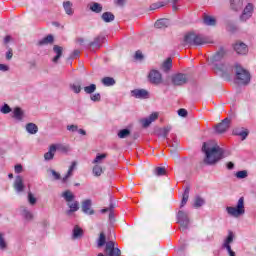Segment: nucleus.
<instances>
[{
    "label": "nucleus",
    "mask_w": 256,
    "mask_h": 256,
    "mask_svg": "<svg viewBox=\"0 0 256 256\" xmlns=\"http://www.w3.org/2000/svg\"><path fill=\"white\" fill-rule=\"evenodd\" d=\"M171 67H173V60L171 58H167L161 65V70L167 73L170 71Z\"/></svg>",
    "instance_id": "393cba45"
},
{
    "label": "nucleus",
    "mask_w": 256,
    "mask_h": 256,
    "mask_svg": "<svg viewBox=\"0 0 256 256\" xmlns=\"http://www.w3.org/2000/svg\"><path fill=\"white\" fill-rule=\"evenodd\" d=\"M148 79L152 85H159L163 81V78L161 77V73L157 70L150 71L148 75Z\"/></svg>",
    "instance_id": "9d476101"
},
{
    "label": "nucleus",
    "mask_w": 256,
    "mask_h": 256,
    "mask_svg": "<svg viewBox=\"0 0 256 256\" xmlns=\"http://www.w3.org/2000/svg\"><path fill=\"white\" fill-rule=\"evenodd\" d=\"M51 173H52L54 179H56L57 181H58L59 179H61V174H59V172H57V171H55V170H51Z\"/></svg>",
    "instance_id": "e2e57ef3"
},
{
    "label": "nucleus",
    "mask_w": 256,
    "mask_h": 256,
    "mask_svg": "<svg viewBox=\"0 0 256 256\" xmlns=\"http://www.w3.org/2000/svg\"><path fill=\"white\" fill-rule=\"evenodd\" d=\"M103 173V168L99 165H95L93 167V174L95 175V177H101Z\"/></svg>",
    "instance_id": "c03bdc74"
},
{
    "label": "nucleus",
    "mask_w": 256,
    "mask_h": 256,
    "mask_svg": "<svg viewBox=\"0 0 256 256\" xmlns=\"http://www.w3.org/2000/svg\"><path fill=\"white\" fill-rule=\"evenodd\" d=\"M91 101L97 102V101H101V94L100 93H96L94 95L90 96Z\"/></svg>",
    "instance_id": "5fc2aeb1"
},
{
    "label": "nucleus",
    "mask_w": 256,
    "mask_h": 256,
    "mask_svg": "<svg viewBox=\"0 0 256 256\" xmlns=\"http://www.w3.org/2000/svg\"><path fill=\"white\" fill-rule=\"evenodd\" d=\"M167 171L165 170L164 167H156L155 169V174L158 176V177H161L163 175H166Z\"/></svg>",
    "instance_id": "49530a36"
},
{
    "label": "nucleus",
    "mask_w": 256,
    "mask_h": 256,
    "mask_svg": "<svg viewBox=\"0 0 256 256\" xmlns=\"http://www.w3.org/2000/svg\"><path fill=\"white\" fill-rule=\"evenodd\" d=\"M209 43H213V41H211V39L208 37L195 34L194 45H207Z\"/></svg>",
    "instance_id": "6ab92c4d"
},
{
    "label": "nucleus",
    "mask_w": 256,
    "mask_h": 256,
    "mask_svg": "<svg viewBox=\"0 0 256 256\" xmlns=\"http://www.w3.org/2000/svg\"><path fill=\"white\" fill-rule=\"evenodd\" d=\"M88 7L90 11H93V13H101L103 11V6L97 2H91L88 4Z\"/></svg>",
    "instance_id": "b1692460"
},
{
    "label": "nucleus",
    "mask_w": 256,
    "mask_h": 256,
    "mask_svg": "<svg viewBox=\"0 0 256 256\" xmlns=\"http://www.w3.org/2000/svg\"><path fill=\"white\" fill-rule=\"evenodd\" d=\"M127 0H114L115 5H118V7H123L125 5Z\"/></svg>",
    "instance_id": "680f3d73"
},
{
    "label": "nucleus",
    "mask_w": 256,
    "mask_h": 256,
    "mask_svg": "<svg viewBox=\"0 0 256 256\" xmlns=\"http://www.w3.org/2000/svg\"><path fill=\"white\" fill-rule=\"evenodd\" d=\"M11 41V36H6L5 38H4V43L7 45V43H9Z\"/></svg>",
    "instance_id": "774afa93"
},
{
    "label": "nucleus",
    "mask_w": 256,
    "mask_h": 256,
    "mask_svg": "<svg viewBox=\"0 0 256 256\" xmlns=\"http://www.w3.org/2000/svg\"><path fill=\"white\" fill-rule=\"evenodd\" d=\"M77 168V161H73L65 177L62 179L63 183H66L67 179L73 175V171Z\"/></svg>",
    "instance_id": "a878e982"
},
{
    "label": "nucleus",
    "mask_w": 256,
    "mask_h": 256,
    "mask_svg": "<svg viewBox=\"0 0 256 256\" xmlns=\"http://www.w3.org/2000/svg\"><path fill=\"white\" fill-rule=\"evenodd\" d=\"M102 19L105 23H111V21H115V15L111 12H104L102 14Z\"/></svg>",
    "instance_id": "473e14b6"
},
{
    "label": "nucleus",
    "mask_w": 256,
    "mask_h": 256,
    "mask_svg": "<svg viewBox=\"0 0 256 256\" xmlns=\"http://www.w3.org/2000/svg\"><path fill=\"white\" fill-rule=\"evenodd\" d=\"M0 249L5 251L7 249V241H5V234L0 233Z\"/></svg>",
    "instance_id": "79ce46f5"
},
{
    "label": "nucleus",
    "mask_w": 256,
    "mask_h": 256,
    "mask_svg": "<svg viewBox=\"0 0 256 256\" xmlns=\"http://www.w3.org/2000/svg\"><path fill=\"white\" fill-rule=\"evenodd\" d=\"M53 51L55 53V56L52 59V61H53V63H59V60L61 59V57H63V47H61L59 45H54Z\"/></svg>",
    "instance_id": "a211bd4d"
},
{
    "label": "nucleus",
    "mask_w": 256,
    "mask_h": 256,
    "mask_svg": "<svg viewBox=\"0 0 256 256\" xmlns=\"http://www.w3.org/2000/svg\"><path fill=\"white\" fill-rule=\"evenodd\" d=\"M53 41H55V38L53 37V35H48L46 37H44L42 40H40L38 42V45L43 46V45H51L53 44Z\"/></svg>",
    "instance_id": "bb28decb"
},
{
    "label": "nucleus",
    "mask_w": 256,
    "mask_h": 256,
    "mask_svg": "<svg viewBox=\"0 0 256 256\" xmlns=\"http://www.w3.org/2000/svg\"><path fill=\"white\" fill-rule=\"evenodd\" d=\"M57 149L60 151H67V147L61 144H58V145L52 144L49 147V151L44 154V159L46 161H51V159L55 157V153L57 152Z\"/></svg>",
    "instance_id": "423d86ee"
},
{
    "label": "nucleus",
    "mask_w": 256,
    "mask_h": 256,
    "mask_svg": "<svg viewBox=\"0 0 256 256\" xmlns=\"http://www.w3.org/2000/svg\"><path fill=\"white\" fill-rule=\"evenodd\" d=\"M134 59L138 60V61H143V53L141 51H136Z\"/></svg>",
    "instance_id": "6e6d98bb"
},
{
    "label": "nucleus",
    "mask_w": 256,
    "mask_h": 256,
    "mask_svg": "<svg viewBox=\"0 0 256 256\" xmlns=\"http://www.w3.org/2000/svg\"><path fill=\"white\" fill-rule=\"evenodd\" d=\"M204 23H205V25L215 26L216 23H217V20H215L214 17L205 16L204 17Z\"/></svg>",
    "instance_id": "58836bf2"
},
{
    "label": "nucleus",
    "mask_w": 256,
    "mask_h": 256,
    "mask_svg": "<svg viewBox=\"0 0 256 256\" xmlns=\"http://www.w3.org/2000/svg\"><path fill=\"white\" fill-rule=\"evenodd\" d=\"M230 7L233 9V11L243 9V0H230Z\"/></svg>",
    "instance_id": "5701e85b"
},
{
    "label": "nucleus",
    "mask_w": 256,
    "mask_h": 256,
    "mask_svg": "<svg viewBox=\"0 0 256 256\" xmlns=\"http://www.w3.org/2000/svg\"><path fill=\"white\" fill-rule=\"evenodd\" d=\"M177 219L180 224V231H187L189 227V214L180 210L178 211Z\"/></svg>",
    "instance_id": "39448f33"
},
{
    "label": "nucleus",
    "mask_w": 256,
    "mask_h": 256,
    "mask_svg": "<svg viewBox=\"0 0 256 256\" xmlns=\"http://www.w3.org/2000/svg\"><path fill=\"white\" fill-rule=\"evenodd\" d=\"M68 207L70 210H68L66 213L67 215H71V213H75V211H79V202L74 201V202H68Z\"/></svg>",
    "instance_id": "c756f323"
},
{
    "label": "nucleus",
    "mask_w": 256,
    "mask_h": 256,
    "mask_svg": "<svg viewBox=\"0 0 256 256\" xmlns=\"http://www.w3.org/2000/svg\"><path fill=\"white\" fill-rule=\"evenodd\" d=\"M15 173H23V166L21 164H17L14 167Z\"/></svg>",
    "instance_id": "13d9d810"
},
{
    "label": "nucleus",
    "mask_w": 256,
    "mask_h": 256,
    "mask_svg": "<svg viewBox=\"0 0 256 256\" xmlns=\"http://www.w3.org/2000/svg\"><path fill=\"white\" fill-rule=\"evenodd\" d=\"M106 158H107V153L98 154L94 159L93 163H101V161H103V159H106Z\"/></svg>",
    "instance_id": "8fccbe9b"
},
{
    "label": "nucleus",
    "mask_w": 256,
    "mask_h": 256,
    "mask_svg": "<svg viewBox=\"0 0 256 256\" xmlns=\"http://www.w3.org/2000/svg\"><path fill=\"white\" fill-rule=\"evenodd\" d=\"M226 211L228 215L231 217H241V215H245V198L240 197L236 207L228 206L226 207Z\"/></svg>",
    "instance_id": "20e7f679"
},
{
    "label": "nucleus",
    "mask_w": 256,
    "mask_h": 256,
    "mask_svg": "<svg viewBox=\"0 0 256 256\" xmlns=\"http://www.w3.org/2000/svg\"><path fill=\"white\" fill-rule=\"evenodd\" d=\"M28 201H29L30 205H35V203H37V198H35V196H33V193L29 192L28 193Z\"/></svg>",
    "instance_id": "603ef678"
},
{
    "label": "nucleus",
    "mask_w": 256,
    "mask_h": 256,
    "mask_svg": "<svg viewBox=\"0 0 256 256\" xmlns=\"http://www.w3.org/2000/svg\"><path fill=\"white\" fill-rule=\"evenodd\" d=\"M23 215H24L25 219H27L28 221H31L33 219V213H31L27 209L23 210Z\"/></svg>",
    "instance_id": "3c124183"
},
{
    "label": "nucleus",
    "mask_w": 256,
    "mask_h": 256,
    "mask_svg": "<svg viewBox=\"0 0 256 256\" xmlns=\"http://www.w3.org/2000/svg\"><path fill=\"white\" fill-rule=\"evenodd\" d=\"M6 59L11 60L13 59V49L9 48L7 53H6Z\"/></svg>",
    "instance_id": "bf43d9fd"
},
{
    "label": "nucleus",
    "mask_w": 256,
    "mask_h": 256,
    "mask_svg": "<svg viewBox=\"0 0 256 256\" xmlns=\"http://www.w3.org/2000/svg\"><path fill=\"white\" fill-rule=\"evenodd\" d=\"M235 81L238 85H249L251 82V74L243 67L235 66Z\"/></svg>",
    "instance_id": "7ed1b4c3"
},
{
    "label": "nucleus",
    "mask_w": 256,
    "mask_h": 256,
    "mask_svg": "<svg viewBox=\"0 0 256 256\" xmlns=\"http://www.w3.org/2000/svg\"><path fill=\"white\" fill-rule=\"evenodd\" d=\"M129 135H131V130H129V129H122L118 132V137L120 139H127V137H129Z\"/></svg>",
    "instance_id": "4c0bfd02"
},
{
    "label": "nucleus",
    "mask_w": 256,
    "mask_h": 256,
    "mask_svg": "<svg viewBox=\"0 0 256 256\" xmlns=\"http://www.w3.org/2000/svg\"><path fill=\"white\" fill-rule=\"evenodd\" d=\"M105 43V36L98 35L94 38L92 42L89 43L88 47L90 51H97L101 49L102 45Z\"/></svg>",
    "instance_id": "0eeeda50"
},
{
    "label": "nucleus",
    "mask_w": 256,
    "mask_h": 256,
    "mask_svg": "<svg viewBox=\"0 0 256 256\" xmlns=\"http://www.w3.org/2000/svg\"><path fill=\"white\" fill-rule=\"evenodd\" d=\"M203 205H205V200L201 197H196L194 207H203Z\"/></svg>",
    "instance_id": "de8ad7c7"
},
{
    "label": "nucleus",
    "mask_w": 256,
    "mask_h": 256,
    "mask_svg": "<svg viewBox=\"0 0 256 256\" xmlns=\"http://www.w3.org/2000/svg\"><path fill=\"white\" fill-rule=\"evenodd\" d=\"M172 83L176 86L185 85L187 83V75L179 73L172 76Z\"/></svg>",
    "instance_id": "ddd939ff"
},
{
    "label": "nucleus",
    "mask_w": 256,
    "mask_h": 256,
    "mask_svg": "<svg viewBox=\"0 0 256 256\" xmlns=\"http://www.w3.org/2000/svg\"><path fill=\"white\" fill-rule=\"evenodd\" d=\"M67 130L75 133V131H79V128L77 127V125H68Z\"/></svg>",
    "instance_id": "052dcab7"
},
{
    "label": "nucleus",
    "mask_w": 256,
    "mask_h": 256,
    "mask_svg": "<svg viewBox=\"0 0 256 256\" xmlns=\"http://www.w3.org/2000/svg\"><path fill=\"white\" fill-rule=\"evenodd\" d=\"M113 209H115V206H113V204H111L110 207L102 209L101 213L109 212V220L115 221V212L113 211Z\"/></svg>",
    "instance_id": "c85d7f7f"
},
{
    "label": "nucleus",
    "mask_w": 256,
    "mask_h": 256,
    "mask_svg": "<svg viewBox=\"0 0 256 256\" xmlns=\"http://www.w3.org/2000/svg\"><path fill=\"white\" fill-rule=\"evenodd\" d=\"M234 167H235V164H233V162L227 163V169L231 170V169H234Z\"/></svg>",
    "instance_id": "338daca9"
},
{
    "label": "nucleus",
    "mask_w": 256,
    "mask_h": 256,
    "mask_svg": "<svg viewBox=\"0 0 256 256\" xmlns=\"http://www.w3.org/2000/svg\"><path fill=\"white\" fill-rule=\"evenodd\" d=\"M157 119H159V113L154 112L148 118L142 119L141 123H142L143 127H149V125H151V123H153V121H157Z\"/></svg>",
    "instance_id": "f3484780"
},
{
    "label": "nucleus",
    "mask_w": 256,
    "mask_h": 256,
    "mask_svg": "<svg viewBox=\"0 0 256 256\" xmlns=\"http://www.w3.org/2000/svg\"><path fill=\"white\" fill-rule=\"evenodd\" d=\"M70 89H72L74 93H81V83L78 82L70 84Z\"/></svg>",
    "instance_id": "a18cd8bd"
},
{
    "label": "nucleus",
    "mask_w": 256,
    "mask_h": 256,
    "mask_svg": "<svg viewBox=\"0 0 256 256\" xmlns=\"http://www.w3.org/2000/svg\"><path fill=\"white\" fill-rule=\"evenodd\" d=\"M26 131L30 133V135H35L39 131V127L34 123H28L26 125Z\"/></svg>",
    "instance_id": "7c9ffc66"
},
{
    "label": "nucleus",
    "mask_w": 256,
    "mask_h": 256,
    "mask_svg": "<svg viewBox=\"0 0 256 256\" xmlns=\"http://www.w3.org/2000/svg\"><path fill=\"white\" fill-rule=\"evenodd\" d=\"M67 15H73V4L69 1L63 3Z\"/></svg>",
    "instance_id": "c9c22d12"
},
{
    "label": "nucleus",
    "mask_w": 256,
    "mask_h": 256,
    "mask_svg": "<svg viewBox=\"0 0 256 256\" xmlns=\"http://www.w3.org/2000/svg\"><path fill=\"white\" fill-rule=\"evenodd\" d=\"M189 191H191V189L189 187H186L182 196L180 207H185V205H187V201H189Z\"/></svg>",
    "instance_id": "2f4dec72"
},
{
    "label": "nucleus",
    "mask_w": 256,
    "mask_h": 256,
    "mask_svg": "<svg viewBox=\"0 0 256 256\" xmlns=\"http://www.w3.org/2000/svg\"><path fill=\"white\" fill-rule=\"evenodd\" d=\"M231 127V119L225 118L215 126L216 133L223 134Z\"/></svg>",
    "instance_id": "6e6552de"
},
{
    "label": "nucleus",
    "mask_w": 256,
    "mask_h": 256,
    "mask_svg": "<svg viewBox=\"0 0 256 256\" xmlns=\"http://www.w3.org/2000/svg\"><path fill=\"white\" fill-rule=\"evenodd\" d=\"M223 57H225V50L221 48L218 52L214 54V56L212 57V61H221Z\"/></svg>",
    "instance_id": "f704fd0d"
},
{
    "label": "nucleus",
    "mask_w": 256,
    "mask_h": 256,
    "mask_svg": "<svg viewBox=\"0 0 256 256\" xmlns=\"http://www.w3.org/2000/svg\"><path fill=\"white\" fill-rule=\"evenodd\" d=\"M171 129L172 127L171 126H164L162 128H158L156 131H155V134L157 135V137H163V139H169L167 138L169 133H171Z\"/></svg>",
    "instance_id": "dca6fc26"
},
{
    "label": "nucleus",
    "mask_w": 256,
    "mask_h": 256,
    "mask_svg": "<svg viewBox=\"0 0 256 256\" xmlns=\"http://www.w3.org/2000/svg\"><path fill=\"white\" fill-rule=\"evenodd\" d=\"M62 197L67 203H71L75 199V194L71 190H66L62 193Z\"/></svg>",
    "instance_id": "cd10ccee"
},
{
    "label": "nucleus",
    "mask_w": 256,
    "mask_h": 256,
    "mask_svg": "<svg viewBox=\"0 0 256 256\" xmlns=\"http://www.w3.org/2000/svg\"><path fill=\"white\" fill-rule=\"evenodd\" d=\"M13 187H14L15 191H17V193H23V191H25V184L23 183L22 176L16 177Z\"/></svg>",
    "instance_id": "2eb2a0df"
},
{
    "label": "nucleus",
    "mask_w": 256,
    "mask_h": 256,
    "mask_svg": "<svg viewBox=\"0 0 256 256\" xmlns=\"http://www.w3.org/2000/svg\"><path fill=\"white\" fill-rule=\"evenodd\" d=\"M1 113H4V115H7V113H11V107H9V105L5 104L1 108Z\"/></svg>",
    "instance_id": "864d4df0"
},
{
    "label": "nucleus",
    "mask_w": 256,
    "mask_h": 256,
    "mask_svg": "<svg viewBox=\"0 0 256 256\" xmlns=\"http://www.w3.org/2000/svg\"><path fill=\"white\" fill-rule=\"evenodd\" d=\"M104 245H106L104 250L106 256H121V250L115 247V242H107L105 232H101L97 241V247L98 249H101V247H103Z\"/></svg>",
    "instance_id": "f03ea898"
},
{
    "label": "nucleus",
    "mask_w": 256,
    "mask_h": 256,
    "mask_svg": "<svg viewBox=\"0 0 256 256\" xmlns=\"http://www.w3.org/2000/svg\"><path fill=\"white\" fill-rule=\"evenodd\" d=\"M234 51H236L238 55H247V53H249V48L247 47V44L237 41L234 44Z\"/></svg>",
    "instance_id": "f8f14e48"
},
{
    "label": "nucleus",
    "mask_w": 256,
    "mask_h": 256,
    "mask_svg": "<svg viewBox=\"0 0 256 256\" xmlns=\"http://www.w3.org/2000/svg\"><path fill=\"white\" fill-rule=\"evenodd\" d=\"M160 7H163V2H159V3H156V4H152L150 6V9H159Z\"/></svg>",
    "instance_id": "0e129e2a"
},
{
    "label": "nucleus",
    "mask_w": 256,
    "mask_h": 256,
    "mask_svg": "<svg viewBox=\"0 0 256 256\" xmlns=\"http://www.w3.org/2000/svg\"><path fill=\"white\" fill-rule=\"evenodd\" d=\"M82 211L86 213V215H93L95 211L91 210V200L87 199L82 202Z\"/></svg>",
    "instance_id": "aec40b11"
},
{
    "label": "nucleus",
    "mask_w": 256,
    "mask_h": 256,
    "mask_svg": "<svg viewBox=\"0 0 256 256\" xmlns=\"http://www.w3.org/2000/svg\"><path fill=\"white\" fill-rule=\"evenodd\" d=\"M247 176H248L247 170L238 171L236 173L237 179H246Z\"/></svg>",
    "instance_id": "09e8293b"
},
{
    "label": "nucleus",
    "mask_w": 256,
    "mask_h": 256,
    "mask_svg": "<svg viewBox=\"0 0 256 256\" xmlns=\"http://www.w3.org/2000/svg\"><path fill=\"white\" fill-rule=\"evenodd\" d=\"M233 134L239 135V137H241L242 140H245L247 139V135H249V131L247 129H244V130L235 129L233 130Z\"/></svg>",
    "instance_id": "72a5a7b5"
},
{
    "label": "nucleus",
    "mask_w": 256,
    "mask_h": 256,
    "mask_svg": "<svg viewBox=\"0 0 256 256\" xmlns=\"http://www.w3.org/2000/svg\"><path fill=\"white\" fill-rule=\"evenodd\" d=\"M169 25H171L169 19L162 18L155 22L154 27H156V29H167Z\"/></svg>",
    "instance_id": "412c9836"
},
{
    "label": "nucleus",
    "mask_w": 256,
    "mask_h": 256,
    "mask_svg": "<svg viewBox=\"0 0 256 256\" xmlns=\"http://www.w3.org/2000/svg\"><path fill=\"white\" fill-rule=\"evenodd\" d=\"M202 151L206 155L204 159L206 165H215L217 161L223 159V148L219 147V145L213 141L204 142Z\"/></svg>",
    "instance_id": "f257e3e1"
},
{
    "label": "nucleus",
    "mask_w": 256,
    "mask_h": 256,
    "mask_svg": "<svg viewBox=\"0 0 256 256\" xmlns=\"http://www.w3.org/2000/svg\"><path fill=\"white\" fill-rule=\"evenodd\" d=\"M0 71H9V66L5 64H0Z\"/></svg>",
    "instance_id": "69168bd1"
},
{
    "label": "nucleus",
    "mask_w": 256,
    "mask_h": 256,
    "mask_svg": "<svg viewBox=\"0 0 256 256\" xmlns=\"http://www.w3.org/2000/svg\"><path fill=\"white\" fill-rule=\"evenodd\" d=\"M178 115H179L180 117H187V110H186L185 108H180V109L178 110Z\"/></svg>",
    "instance_id": "4d7b16f0"
},
{
    "label": "nucleus",
    "mask_w": 256,
    "mask_h": 256,
    "mask_svg": "<svg viewBox=\"0 0 256 256\" xmlns=\"http://www.w3.org/2000/svg\"><path fill=\"white\" fill-rule=\"evenodd\" d=\"M84 91L88 95H91V93H95V91H97V85L91 84L90 86H86L84 87Z\"/></svg>",
    "instance_id": "37998d69"
},
{
    "label": "nucleus",
    "mask_w": 256,
    "mask_h": 256,
    "mask_svg": "<svg viewBox=\"0 0 256 256\" xmlns=\"http://www.w3.org/2000/svg\"><path fill=\"white\" fill-rule=\"evenodd\" d=\"M13 113L15 119H17L18 121H21L23 119V110H21V108H15Z\"/></svg>",
    "instance_id": "a19ab883"
},
{
    "label": "nucleus",
    "mask_w": 256,
    "mask_h": 256,
    "mask_svg": "<svg viewBox=\"0 0 256 256\" xmlns=\"http://www.w3.org/2000/svg\"><path fill=\"white\" fill-rule=\"evenodd\" d=\"M102 83L103 85H105L106 87H111L113 85H115V79L111 78V77H104L102 79Z\"/></svg>",
    "instance_id": "e433bc0d"
},
{
    "label": "nucleus",
    "mask_w": 256,
    "mask_h": 256,
    "mask_svg": "<svg viewBox=\"0 0 256 256\" xmlns=\"http://www.w3.org/2000/svg\"><path fill=\"white\" fill-rule=\"evenodd\" d=\"M234 238H235V234H233V231H229L228 236L225 239L223 244L224 249H227L230 256H235V252L231 249V243H233Z\"/></svg>",
    "instance_id": "1a4fd4ad"
},
{
    "label": "nucleus",
    "mask_w": 256,
    "mask_h": 256,
    "mask_svg": "<svg viewBox=\"0 0 256 256\" xmlns=\"http://www.w3.org/2000/svg\"><path fill=\"white\" fill-rule=\"evenodd\" d=\"M254 11V6L252 3H248L243 10L242 15L240 16L241 21H247V19H251Z\"/></svg>",
    "instance_id": "9b49d317"
},
{
    "label": "nucleus",
    "mask_w": 256,
    "mask_h": 256,
    "mask_svg": "<svg viewBox=\"0 0 256 256\" xmlns=\"http://www.w3.org/2000/svg\"><path fill=\"white\" fill-rule=\"evenodd\" d=\"M195 33L190 32L184 37V45H195Z\"/></svg>",
    "instance_id": "4be33fe9"
},
{
    "label": "nucleus",
    "mask_w": 256,
    "mask_h": 256,
    "mask_svg": "<svg viewBox=\"0 0 256 256\" xmlns=\"http://www.w3.org/2000/svg\"><path fill=\"white\" fill-rule=\"evenodd\" d=\"M131 95L136 99H149V92L145 89L132 90Z\"/></svg>",
    "instance_id": "4468645a"
},
{
    "label": "nucleus",
    "mask_w": 256,
    "mask_h": 256,
    "mask_svg": "<svg viewBox=\"0 0 256 256\" xmlns=\"http://www.w3.org/2000/svg\"><path fill=\"white\" fill-rule=\"evenodd\" d=\"M83 236V229L79 228V226H75L73 230V239H77Z\"/></svg>",
    "instance_id": "ea45409f"
}]
</instances>
